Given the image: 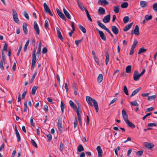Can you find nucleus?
<instances>
[{
	"instance_id": "f257e3e1",
	"label": "nucleus",
	"mask_w": 157,
	"mask_h": 157,
	"mask_svg": "<svg viewBox=\"0 0 157 157\" xmlns=\"http://www.w3.org/2000/svg\"><path fill=\"white\" fill-rule=\"evenodd\" d=\"M86 98V101L89 105L93 106V103L94 104L96 111V112H98V103L96 100L88 96H87Z\"/></svg>"
},
{
	"instance_id": "f03ea898",
	"label": "nucleus",
	"mask_w": 157,
	"mask_h": 157,
	"mask_svg": "<svg viewBox=\"0 0 157 157\" xmlns=\"http://www.w3.org/2000/svg\"><path fill=\"white\" fill-rule=\"evenodd\" d=\"M36 50L35 48H34L33 49L32 54V62L31 67V70H33L34 69L35 66V64L36 63L37 60V59H36Z\"/></svg>"
},
{
	"instance_id": "7ed1b4c3",
	"label": "nucleus",
	"mask_w": 157,
	"mask_h": 157,
	"mask_svg": "<svg viewBox=\"0 0 157 157\" xmlns=\"http://www.w3.org/2000/svg\"><path fill=\"white\" fill-rule=\"evenodd\" d=\"M13 18L14 21L16 23L19 24V21L18 18L17 14L16 11L14 10L13 11Z\"/></svg>"
},
{
	"instance_id": "20e7f679",
	"label": "nucleus",
	"mask_w": 157,
	"mask_h": 157,
	"mask_svg": "<svg viewBox=\"0 0 157 157\" xmlns=\"http://www.w3.org/2000/svg\"><path fill=\"white\" fill-rule=\"evenodd\" d=\"M141 76L139 75L138 71L137 70H135L133 74V79L135 81H137L139 80Z\"/></svg>"
},
{
	"instance_id": "39448f33",
	"label": "nucleus",
	"mask_w": 157,
	"mask_h": 157,
	"mask_svg": "<svg viewBox=\"0 0 157 157\" xmlns=\"http://www.w3.org/2000/svg\"><path fill=\"white\" fill-rule=\"evenodd\" d=\"M56 10L57 13L60 17L63 20L66 21L67 19V18L65 17L64 14L61 11H60L58 8H57Z\"/></svg>"
},
{
	"instance_id": "423d86ee",
	"label": "nucleus",
	"mask_w": 157,
	"mask_h": 157,
	"mask_svg": "<svg viewBox=\"0 0 157 157\" xmlns=\"http://www.w3.org/2000/svg\"><path fill=\"white\" fill-rule=\"evenodd\" d=\"M34 28L36 33L39 35L40 33V29L37 23L35 21H34Z\"/></svg>"
},
{
	"instance_id": "0eeeda50",
	"label": "nucleus",
	"mask_w": 157,
	"mask_h": 157,
	"mask_svg": "<svg viewBox=\"0 0 157 157\" xmlns=\"http://www.w3.org/2000/svg\"><path fill=\"white\" fill-rule=\"evenodd\" d=\"M97 30H98V33L99 34L101 38V39H102L104 41H106V38L105 36L104 35L103 32L101 31L98 29H97Z\"/></svg>"
},
{
	"instance_id": "6e6552de",
	"label": "nucleus",
	"mask_w": 157,
	"mask_h": 157,
	"mask_svg": "<svg viewBox=\"0 0 157 157\" xmlns=\"http://www.w3.org/2000/svg\"><path fill=\"white\" fill-rule=\"evenodd\" d=\"M144 145L145 147L150 150H151L154 146V145L153 144L147 142H145Z\"/></svg>"
},
{
	"instance_id": "1a4fd4ad",
	"label": "nucleus",
	"mask_w": 157,
	"mask_h": 157,
	"mask_svg": "<svg viewBox=\"0 0 157 157\" xmlns=\"http://www.w3.org/2000/svg\"><path fill=\"white\" fill-rule=\"evenodd\" d=\"M122 113L123 118L124 119L125 122L129 120L128 118V115L127 114L126 111H125L124 109H123Z\"/></svg>"
},
{
	"instance_id": "9d476101",
	"label": "nucleus",
	"mask_w": 157,
	"mask_h": 157,
	"mask_svg": "<svg viewBox=\"0 0 157 157\" xmlns=\"http://www.w3.org/2000/svg\"><path fill=\"white\" fill-rule=\"evenodd\" d=\"M62 119L61 118H59L58 120V124H57L59 130V131H62V128H63V127H62Z\"/></svg>"
},
{
	"instance_id": "9b49d317",
	"label": "nucleus",
	"mask_w": 157,
	"mask_h": 157,
	"mask_svg": "<svg viewBox=\"0 0 157 157\" xmlns=\"http://www.w3.org/2000/svg\"><path fill=\"white\" fill-rule=\"evenodd\" d=\"M75 112H76L77 115V117L78 119V122L80 126H82V119L81 118V116L80 113H79V111L78 109H77V110H75Z\"/></svg>"
},
{
	"instance_id": "f8f14e48",
	"label": "nucleus",
	"mask_w": 157,
	"mask_h": 157,
	"mask_svg": "<svg viewBox=\"0 0 157 157\" xmlns=\"http://www.w3.org/2000/svg\"><path fill=\"white\" fill-rule=\"evenodd\" d=\"M63 10L65 16L67 17L68 19H71V17L70 13H69L68 11L64 7H63Z\"/></svg>"
},
{
	"instance_id": "ddd939ff",
	"label": "nucleus",
	"mask_w": 157,
	"mask_h": 157,
	"mask_svg": "<svg viewBox=\"0 0 157 157\" xmlns=\"http://www.w3.org/2000/svg\"><path fill=\"white\" fill-rule=\"evenodd\" d=\"M111 29L113 33L115 35H117L119 33V30L115 26H112Z\"/></svg>"
},
{
	"instance_id": "4468645a",
	"label": "nucleus",
	"mask_w": 157,
	"mask_h": 157,
	"mask_svg": "<svg viewBox=\"0 0 157 157\" xmlns=\"http://www.w3.org/2000/svg\"><path fill=\"white\" fill-rule=\"evenodd\" d=\"M110 19V15L109 14L105 16L103 19V21L105 23L109 22Z\"/></svg>"
},
{
	"instance_id": "2eb2a0df",
	"label": "nucleus",
	"mask_w": 157,
	"mask_h": 157,
	"mask_svg": "<svg viewBox=\"0 0 157 157\" xmlns=\"http://www.w3.org/2000/svg\"><path fill=\"white\" fill-rule=\"evenodd\" d=\"M98 3L102 6H105L109 4V3L106 0H99Z\"/></svg>"
},
{
	"instance_id": "dca6fc26",
	"label": "nucleus",
	"mask_w": 157,
	"mask_h": 157,
	"mask_svg": "<svg viewBox=\"0 0 157 157\" xmlns=\"http://www.w3.org/2000/svg\"><path fill=\"white\" fill-rule=\"evenodd\" d=\"M133 22H132L126 26L123 29V31L124 32H126L128 30L132 27V25L133 24Z\"/></svg>"
},
{
	"instance_id": "f3484780",
	"label": "nucleus",
	"mask_w": 157,
	"mask_h": 157,
	"mask_svg": "<svg viewBox=\"0 0 157 157\" xmlns=\"http://www.w3.org/2000/svg\"><path fill=\"white\" fill-rule=\"evenodd\" d=\"M134 33L136 35H139L140 34L139 26L137 25H136L135 29L134 30Z\"/></svg>"
},
{
	"instance_id": "a211bd4d",
	"label": "nucleus",
	"mask_w": 157,
	"mask_h": 157,
	"mask_svg": "<svg viewBox=\"0 0 157 157\" xmlns=\"http://www.w3.org/2000/svg\"><path fill=\"white\" fill-rule=\"evenodd\" d=\"M125 122L129 127L134 128L136 127L135 125L129 120Z\"/></svg>"
},
{
	"instance_id": "6ab92c4d",
	"label": "nucleus",
	"mask_w": 157,
	"mask_h": 157,
	"mask_svg": "<svg viewBox=\"0 0 157 157\" xmlns=\"http://www.w3.org/2000/svg\"><path fill=\"white\" fill-rule=\"evenodd\" d=\"M98 12L100 13V14H104L105 13V10L103 7H100L98 10Z\"/></svg>"
},
{
	"instance_id": "aec40b11",
	"label": "nucleus",
	"mask_w": 157,
	"mask_h": 157,
	"mask_svg": "<svg viewBox=\"0 0 157 157\" xmlns=\"http://www.w3.org/2000/svg\"><path fill=\"white\" fill-rule=\"evenodd\" d=\"M69 104L71 107L74 110H75V109H77V106L72 101H70Z\"/></svg>"
},
{
	"instance_id": "412c9836",
	"label": "nucleus",
	"mask_w": 157,
	"mask_h": 157,
	"mask_svg": "<svg viewBox=\"0 0 157 157\" xmlns=\"http://www.w3.org/2000/svg\"><path fill=\"white\" fill-rule=\"evenodd\" d=\"M140 3V6L142 8L146 7L147 4V2L145 1H141Z\"/></svg>"
},
{
	"instance_id": "4be33fe9",
	"label": "nucleus",
	"mask_w": 157,
	"mask_h": 157,
	"mask_svg": "<svg viewBox=\"0 0 157 157\" xmlns=\"http://www.w3.org/2000/svg\"><path fill=\"white\" fill-rule=\"evenodd\" d=\"M23 29L25 34H26L28 33V29L27 27V24L24 23L23 25Z\"/></svg>"
},
{
	"instance_id": "5701e85b",
	"label": "nucleus",
	"mask_w": 157,
	"mask_h": 157,
	"mask_svg": "<svg viewBox=\"0 0 157 157\" xmlns=\"http://www.w3.org/2000/svg\"><path fill=\"white\" fill-rule=\"evenodd\" d=\"M106 59H105V64L106 65H107L109 61V53L108 52H106L105 54Z\"/></svg>"
},
{
	"instance_id": "b1692460",
	"label": "nucleus",
	"mask_w": 157,
	"mask_h": 157,
	"mask_svg": "<svg viewBox=\"0 0 157 157\" xmlns=\"http://www.w3.org/2000/svg\"><path fill=\"white\" fill-rule=\"evenodd\" d=\"M44 9L46 13L50 10V9L49 8L48 6L47 5V4L45 2L44 4Z\"/></svg>"
},
{
	"instance_id": "393cba45",
	"label": "nucleus",
	"mask_w": 157,
	"mask_h": 157,
	"mask_svg": "<svg viewBox=\"0 0 157 157\" xmlns=\"http://www.w3.org/2000/svg\"><path fill=\"white\" fill-rule=\"evenodd\" d=\"M103 76L102 74H100L97 78L98 82H101L103 80Z\"/></svg>"
},
{
	"instance_id": "a878e982",
	"label": "nucleus",
	"mask_w": 157,
	"mask_h": 157,
	"mask_svg": "<svg viewBox=\"0 0 157 157\" xmlns=\"http://www.w3.org/2000/svg\"><path fill=\"white\" fill-rule=\"evenodd\" d=\"M97 22L98 26L101 28L105 30V29L107 28L99 21H98Z\"/></svg>"
},
{
	"instance_id": "bb28decb",
	"label": "nucleus",
	"mask_w": 157,
	"mask_h": 157,
	"mask_svg": "<svg viewBox=\"0 0 157 157\" xmlns=\"http://www.w3.org/2000/svg\"><path fill=\"white\" fill-rule=\"evenodd\" d=\"M77 4L81 10H83V9H84V8H85L82 4L79 2L78 0H77Z\"/></svg>"
},
{
	"instance_id": "cd10ccee",
	"label": "nucleus",
	"mask_w": 157,
	"mask_h": 157,
	"mask_svg": "<svg viewBox=\"0 0 157 157\" xmlns=\"http://www.w3.org/2000/svg\"><path fill=\"white\" fill-rule=\"evenodd\" d=\"M78 27L82 31V32L84 33H86V30L85 28L83 26L81 25L80 24L78 25Z\"/></svg>"
},
{
	"instance_id": "c85d7f7f",
	"label": "nucleus",
	"mask_w": 157,
	"mask_h": 157,
	"mask_svg": "<svg viewBox=\"0 0 157 157\" xmlns=\"http://www.w3.org/2000/svg\"><path fill=\"white\" fill-rule=\"evenodd\" d=\"M132 67L131 65H128L126 68V72L127 73H130Z\"/></svg>"
},
{
	"instance_id": "c756f323",
	"label": "nucleus",
	"mask_w": 157,
	"mask_h": 157,
	"mask_svg": "<svg viewBox=\"0 0 157 157\" xmlns=\"http://www.w3.org/2000/svg\"><path fill=\"white\" fill-rule=\"evenodd\" d=\"M147 49L144 48H141L140 49L138 53L139 54H141L147 51Z\"/></svg>"
},
{
	"instance_id": "7c9ffc66",
	"label": "nucleus",
	"mask_w": 157,
	"mask_h": 157,
	"mask_svg": "<svg viewBox=\"0 0 157 157\" xmlns=\"http://www.w3.org/2000/svg\"><path fill=\"white\" fill-rule=\"evenodd\" d=\"M120 6H114V11L116 13H118L119 12Z\"/></svg>"
},
{
	"instance_id": "2f4dec72",
	"label": "nucleus",
	"mask_w": 157,
	"mask_h": 157,
	"mask_svg": "<svg viewBox=\"0 0 157 157\" xmlns=\"http://www.w3.org/2000/svg\"><path fill=\"white\" fill-rule=\"evenodd\" d=\"M152 16L151 15L148 16V15H146L144 17V19L146 21H148L152 19Z\"/></svg>"
},
{
	"instance_id": "473e14b6",
	"label": "nucleus",
	"mask_w": 157,
	"mask_h": 157,
	"mask_svg": "<svg viewBox=\"0 0 157 157\" xmlns=\"http://www.w3.org/2000/svg\"><path fill=\"white\" fill-rule=\"evenodd\" d=\"M128 4L127 2H124L121 5V7L122 8H125L128 7Z\"/></svg>"
},
{
	"instance_id": "72a5a7b5",
	"label": "nucleus",
	"mask_w": 157,
	"mask_h": 157,
	"mask_svg": "<svg viewBox=\"0 0 157 157\" xmlns=\"http://www.w3.org/2000/svg\"><path fill=\"white\" fill-rule=\"evenodd\" d=\"M41 42L40 41L39 44L38 48L36 52V54H40V53L41 51Z\"/></svg>"
},
{
	"instance_id": "f704fd0d",
	"label": "nucleus",
	"mask_w": 157,
	"mask_h": 157,
	"mask_svg": "<svg viewBox=\"0 0 157 157\" xmlns=\"http://www.w3.org/2000/svg\"><path fill=\"white\" fill-rule=\"evenodd\" d=\"M129 18L128 16H125L123 19V21L124 24L127 23L129 21Z\"/></svg>"
},
{
	"instance_id": "c9c22d12",
	"label": "nucleus",
	"mask_w": 157,
	"mask_h": 157,
	"mask_svg": "<svg viewBox=\"0 0 157 157\" xmlns=\"http://www.w3.org/2000/svg\"><path fill=\"white\" fill-rule=\"evenodd\" d=\"M156 97L155 95H153L150 96H148L147 100L149 101H152L155 99Z\"/></svg>"
},
{
	"instance_id": "e433bc0d",
	"label": "nucleus",
	"mask_w": 157,
	"mask_h": 157,
	"mask_svg": "<svg viewBox=\"0 0 157 157\" xmlns=\"http://www.w3.org/2000/svg\"><path fill=\"white\" fill-rule=\"evenodd\" d=\"M37 89V87L36 86H33L31 91V94L32 95H34L35 94L36 91Z\"/></svg>"
},
{
	"instance_id": "4c0bfd02",
	"label": "nucleus",
	"mask_w": 157,
	"mask_h": 157,
	"mask_svg": "<svg viewBox=\"0 0 157 157\" xmlns=\"http://www.w3.org/2000/svg\"><path fill=\"white\" fill-rule=\"evenodd\" d=\"M60 107L61 108V109L62 110V112L63 113L64 112V110L65 107V105L64 103L62 101H61V105H60Z\"/></svg>"
},
{
	"instance_id": "58836bf2",
	"label": "nucleus",
	"mask_w": 157,
	"mask_h": 157,
	"mask_svg": "<svg viewBox=\"0 0 157 157\" xmlns=\"http://www.w3.org/2000/svg\"><path fill=\"white\" fill-rule=\"evenodd\" d=\"M84 148L82 145L80 144L78 145V150L79 152H81L82 151H84Z\"/></svg>"
},
{
	"instance_id": "ea45409f",
	"label": "nucleus",
	"mask_w": 157,
	"mask_h": 157,
	"mask_svg": "<svg viewBox=\"0 0 157 157\" xmlns=\"http://www.w3.org/2000/svg\"><path fill=\"white\" fill-rule=\"evenodd\" d=\"M49 20H46L45 21L44 27L46 29H47V28H48V25H49L48 22H49Z\"/></svg>"
},
{
	"instance_id": "a19ab883",
	"label": "nucleus",
	"mask_w": 157,
	"mask_h": 157,
	"mask_svg": "<svg viewBox=\"0 0 157 157\" xmlns=\"http://www.w3.org/2000/svg\"><path fill=\"white\" fill-rule=\"evenodd\" d=\"M27 101H26L24 102V111L25 112H26L27 111Z\"/></svg>"
},
{
	"instance_id": "79ce46f5",
	"label": "nucleus",
	"mask_w": 157,
	"mask_h": 157,
	"mask_svg": "<svg viewBox=\"0 0 157 157\" xmlns=\"http://www.w3.org/2000/svg\"><path fill=\"white\" fill-rule=\"evenodd\" d=\"M124 93L127 95H128V91L127 87L126 86H124Z\"/></svg>"
},
{
	"instance_id": "37998d69",
	"label": "nucleus",
	"mask_w": 157,
	"mask_h": 157,
	"mask_svg": "<svg viewBox=\"0 0 157 157\" xmlns=\"http://www.w3.org/2000/svg\"><path fill=\"white\" fill-rule=\"evenodd\" d=\"M5 61H3L2 60H1L0 62V68L2 70H4V68L3 66V63H5Z\"/></svg>"
},
{
	"instance_id": "c03bdc74",
	"label": "nucleus",
	"mask_w": 157,
	"mask_h": 157,
	"mask_svg": "<svg viewBox=\"0 0 157 157\" xmlns=\"http://www.w3.org/2000/svg\"><path fill=\"white\" fill-rule=\"evenodd\" d=\"M23 14L24 17L28 20L29 19V17L27 12L26 11H24L23 12Z\"/></svg>"
},
{
	"instance_id": "a18cd8bd",
	"label": "nucleus",
	"mask_w": 157,
	"mask_h": 157,
	"mask_svg": "<svg viewBox=\"0 0 157 157\" xmlns=\"http://www.w3.org/2000/svg\"><path fill=\"white\" fill-rule=\"evenodd\" d=\"M153 8L155 11L157 12V3H155L153 4Z\"/></svg>"
},
{
	"instance_id": "49530a36",
	"label": "nucleus",
	"mask_w": 157,
	"mask_h": 157,
	"mask_svg": "<svg viewBox=\"0 0 157 157\" xmlns=\"http://www.w3.org/2000/svg\"><path fill=\"white\" fill-rule=\"evenodd\" d=\"M141 88L139 87L138 89H136L134 90L132 93L134 95H135L137 93L141 90Z\"/></svg>"
},
{
	"instance_id": "de8ad7c7",
	"label": "nucleus",
	"mask_w": 157,
	"mask_h": 157,
	"mask_svg": "<svg viewBox=\"0 0 157 157\" xmlns=\"http://www.w3.org/2000/svg\"><path fill=\"white\" fill-rule=\"evenodd\" d=\"M130 104L131 105L133 106H138V104L136 100H135L133 102H130Z\"/></svg>"
},
{
	"instance_id": "09e8293b",
	"label": "nucleus",
	"mask_w": 157,
	"mask_h": 157,
	"mask_svg": "<svg viewBox=\"0 0 157 157\" xmlns=\"http://www.w3.org/2000/svg\"><path fill=\"white\" fill-rule=\"evenodd\" d=\"M31 142L33 145L34 146L35 148H37V145L33 140L31 139Z\"/></svg>"
},
{
	"instance_id": "8fccbe9b",
	"label": "nucleus",
	"mask_w": 157,
	"mask_h": 157,
	"mask_svg": "<svg viewBox=\"0 0 157 157\" xmlns=\"http://www.w3.org/2000/svg\"><path fill=\"white\" fill-rule=\"evenodd\" d=\"M73 88L74 90H78V87L77 84L75 82H74L73 85Z\"/></svg>"
},
{
	"instance_id": "3c124183",
	"label": "nucleus",
	"mask_w": 157,
	"mask_h": 157,
	"mask_svg": "<svg viewBox=\"0 0 157 157\" xmlns=\"http://www.w3.org/2000/svg\"><path fill=\"white\" fill-rule=\"evenodd\" d=\"M37 71H35V73L33 75L31 79V82H30L31 83H32L33 82V81L34 80L36 76L37 75Z\"/></svg>"
},
{
	"instance_id": "603ef678",
	"label": "nucleus",
	"mask_w": 157,
	"mask_h": 157,
	"mask_svg": "<svg viewBox=\"0 0 157 157\" xmlns=\"http://www.w3.org/2000/svg\"><path fill=\"white\" fill-rule=\"evenodd\" d=\"M16 135L17 138V141L19 142L21 141V137L19 132L16 133Z\"/></svg>"
},
{
	"instance_id": "864d4df0",
	"label": "nucleus",
	"mask_w": 157,
	"mask_h": 157,
	"mask_svg": "<svg viewBox=\"0 0 157 157\" xmlns=\"http://www.w3.org/2000/svg\"><path fill=\"white\" fill-rule=\"evenodd\" d=\"M2 59L3 61H5V53L3 50L2 51Z\"/></svg>"
},
{
	"instance_id": "5fc2aeb1",
	"label": "nucleus",
	"mask_w": 157,
	"mask_h": 157,
	"mask_svg": "<svg viewBox=\"0 0 157 157\" xmlns=\"http://www.w3.org/2000/svg\"><path fill=\"white\" fill-rule=\"evenodd\" d=\"M33 117H31L30 118V124L31 126L34 127L35 125L33 123Z\"/></svg>"
},
{
	"instance_id": "6e6d98bb",
	"label": "nucleus",
	"mask_w": 157,
	"mask_h": 157,
	"mask_svg": "<svg viewBox=\"0 0 157 157\" xmlns=\"http://www.w3.org/2000/svg\"><path fill=\"white\" fill-rule=\"evenodd\" d=\"M64 146L62 142L60 143V150L61 151H62L63 150Z\"/></svg>"
},
{
	"instance_id": "4d7b16f0",
	"label": "nucleus",
	"mask_w": 157,
	"mask_h": 157,
	"mask_svg": "<svg viewBox=\"0 0 157 157\" xmlns=\"http://www.w3.org/2000/svg\"><path fill=\"white\" fill-rule=\"evenodd\" d=\"M47 136L48 139V140L49 142H50L51 141L52 139V135L50 134H48V135H46Z\"/></svg>"
},
{
	"instance_id": "13d9d810",
	"label": "nucleus",
	"mask_w": 157,
	"mask_h": 157,
	"mask_svg": "<svg viewBox=\"0 0 157 157\" xmlns=\"http://www.w3.org/2000/svg\"><path fill=\"white\" fill-rule=\"evenodd\" d=\"M138 43V42L137 40H135L133 42V45L132 47V48H135L136 47Z\"/></svg>"
},
{
	"instance_id": "bf43d9fd",
	"label": "nucleus",
	"mask_w": 157,
	"mask_h": 157,
	"mask_svg": "<svg viewBox=\"0 0 157 157\" xmlns=\"http://www.w3.org/2000/svg\"><path fill=\"white\" fill-rule=\"evenodd\" d=\"M157 124L155 123H150L148 124L147 126L148 127L155 126Z\"/></svg>"
},
{
	"instance_id": "052dcab7",
	"label": "nucleus",
	"mask_w": 157,
	"mask_h": 157,
	"mask_svg": "<svg viewBox=\"0 0 157 157\" xmlns=\"http://www.w3.org/2000/svg\"><path fill=\"white\" fill-rule=\"evenodd\" d=\"M117 100V98H114L110 102V103L109 105H110L112 104H113V103L116 102Z\"/></svg>"
},
{
	"instance_id": "680f3d73",
	"label": "nucleus",
	"mask_w": 157,
	"mask_h": 157,
	"mask_svg": "<svg viewBox=\"0 0 157 157\" xmlns=\"http://www.w3.org/2000/svg\"><path fill=\"white\" fill-rule=\"evenodd\" d=\"M152 113H147V114L145 116H144L143 117V120H145V119L147 117L150 116L151 115Z\"/></svg>"
},
{
	"instance_id": "e2e57ef3",
	"label": "nucleus",
	"mask_w": 157,
	"mask_h": 157,
	"mask_svg": "<svg viewBox=\"0 0 157 157\" xmlns=\"http://www.w3.org/2000/svg\"><path fill=\"white\" fill-rule=\"evenodd\" d=\"M143 152L142 151H138L136 152V154L139 156H141L142 155Z\"/></svg>"
},
{
	"instance_id": "0e129e2a",
	"label": "nucleus",
	"mask_w": 157,
	"mask_h": 157,
	"mask_svg": "<svg viewBox=\"0 0 157 157\" xmlns=\"http://www.w3.org/2000/svg\"><path fill=\"white\" fill-rule=\"evenodd\" d=\"M154 108L153 107H151L149 108H148L146 109V112H150L151 111L154 110Z\"/></svg>"
},
{
	"instance_id": "69168bd1",
	"label": "nucleus",
	"mask_w": 157,
	"mask_h": 157,
	"mask_svg": "<svg viewBox=\"0 0 157 157\" xmlns=\"http://www.w3.org/2000/svg\"><path fill=\"white\" fill-rule=\"evenodd\" d=\"M57 35L59 37V38L62 40H63V38L62 36V35L61 34V33H58L57 34Z\"/></svg>"
},
{
	"instance_id": "338daca9",
	"label": "nucleus",
	"mask_w": 157,
	"mask_h": 157,
	"mask_svg": "<svg viewBox=\"0 0 157 157\" xmlns=\"http://www.w3.org/2000/svg\"><path fill=\"white\" fill-rule=\"evenodd\" d=\"M48 50L47 48L45 47L43 48L42 49V53L44 54H45L47 52Z\"/></svg>"
},
{
	"instance_id": "774afa93",
	"label": "nucleus",
	"mask_w": 157,
	"mask_h": 157,
	"mask_svg": "<svg viewBox=\"0 0 157 157\" xmlns=\"http://www.w3.org/2000/svg\"><path fill=\"white\" fill-rule=\"evenodd\" d=\"M82 39L81 40H75V43L76 45H78L79 44L81 41L82 40Z\"/></svg>"
}]
</instances>
